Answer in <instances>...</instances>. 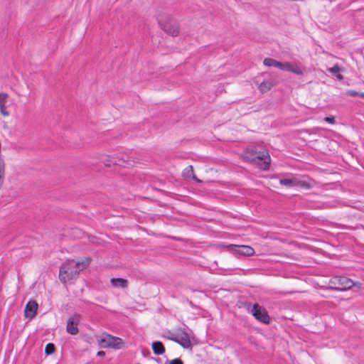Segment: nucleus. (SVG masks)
Returning <instances> with one entry per match:
<instances>
[{"instance_id": "nucleus-1", "label": "nucleus", "mask_w": 364, "mask_h": 364, "mask_svg": "<svg viewBox=\"0 0 364 364\" xmlns=\"http://www.w3.org/2000/svg\"><path fill=\"white\" fill-rule=\"evenodd\" d=\"M91 262V258L86 257L81 261L67 260L60 267L59 279L63 284H67L78 278L80 272L86 269Z\"/></svg>"}, {"instance_id": "nucleus-2", "label": "nucleus", "mask_w": 364, "mask_h": 364, "mask_svg": "<svg viewBox=\"0 0 364 364\" xmlns=\"http://www.w3.org/2000/svg\"><path fill=\"white\" fill-rule=\"evenodd\" d=\"M245 158L247 161L258 166L262 170H268L271 159L267 151H247Z\"/></svg>"}, {"instance_id": "nucleus-3", "label": "nucleus", "mask_w": 364, "mask_h": 364, "mask_svg": "<svg viewBox=\"0 0 364 364\" xmlns=\"http://www.w3.org/2000/svg\"><path fill=\"white\" fill-rule=\"evenodd\" d=\"M99 346L102 348L121 349L124 346V341L119 337L105 333L97 337Z\"/></svg>"}, {"instance_id": "nucleus-4", "label": "nucleus", "mask_w": 364, "mask_h": 364, "mask_svg": "<svg viewBox=\"0 0 364 364\" xmlns=\"http://www.w3.org/2000/svg\"><path fill=\"white\" fill-rule=\"evenodd\" d=\"M354 282L343 276H336L329 281V288L337 291H346L353 287Z\"/></svg>"}, {"instance_id": "nucleus-5", "label": "nucleus", "mask_w": 364, "mask_h": 364, "mask_svg": "<svg viewBox=\"0 0 364 364\" xmlns=\"http://www.w3.org/2000/svg\"><path fill=\"white\" fill-rule=\"evenodd\" d=\"M252 315L259 322L268 324L270 322V317L265 308L261 306L258 304L252 305L251 309L249 310Z\"/></svg>"}, {"instance_id": "nucleus-6", "label": "nucleus", "mask_w": 364, "mask_h": 364, "mask_svg": "<svg viewBox=\"0 0 364 364\" xmlns=\"http://www.w3.org/2000/svg\"><path fill=\"white\" fill-rule=\"evenodd\" d=\"M228 249L236 255L252 256L255 254V250L249 245H230Z\"/></svg>"}, {"instance_id": "nucleus-7", "label": "nucleus", "mask_w": 364, "mask_h": 364, "mask_svg": "<svg viewBox=\"0 0 364 364\" xmlns=\"http://www.w3.org/2000/svg\"><path fill=\"white\" fill-rule=\"evenodd\" d=\"M80 321V315L77 314H75L69 318L66 326L67 332L71 335H77L79 332L77 326Z\"/></svg>"}, {"instance_id": "nucleus-8", "label": "nucleus", "mask_w": 364, "mask_h": 364, "mask_svg": "<svg viewBox=\"0 0 364 364\" xmlns=\"http://www.w3.org/2000/svg\"><path fill=\"white\" fill-rule=\"evenodd\" d=\"M38 303L34 300L29 301L25 308V314L28 318H33L36 316L38 310Z\"/></svg>"}, {"instance_id": "nucleus-9", "label": "nucleus", "mask_w": 364, "mask_h": 364, "mask_svg": "<svg viewBox=\"0 0 364 364\" xmlns=\"http://www.w3.org/2000/svg\"><path fill=\"white\" fill-rule=\"evenodd\" d=\"M161 29L166 33L176 36L179 33L180 28L178 24H159Z\"/></svg>"}, {"instance_id": "nucleus-10", "label": "nucleus", "mask_w": 364, "mask_h": 364, "mask_svg": "<svg viewBox=\"0 0 364 364\" xmlns=\"http://www.w3.org/2000/svg\"><path fill=\"white\" fill-rule=\"evenodd\" d=\"M9 95L6 92H0V112L3 116H9V112L7 111L6 104L8 102Z\"/></svg>"}, {"instance_id": "nucleus-11", "label": "nucleus", "mask_w": 364, "mask_h": 364, "mask_svg": "<svg viewBox=\"0 0 364 364\" xmlns=\"http://www.w3.org/2000/svg\"><path fill=\"white\" fill-rule=\"evenodd\" d=\"M110 282L112 286L115 288L125 289L128 286V281L123 278H112Z\"/></svg>"}, {"instance_id": "nucleus-12", "label": "nucleus", "mask_w": 364, "mask_h": 364, "mask_svg": "<svg viewBox=\"0 0 364 364\" xmlns=\"http://www.w3.org/2000/svg\"><path fill=\"white\" fill-rule=\"evenodd\" d=\"M152 350L155 355H162L165 352V348L161 341L153 342Z\"/></svg>"}, {"instance_id": "nucleus-13", "label": "nucleus", "mask_w": 364, "mask_h": 364, "mask_svg": "<svg viewBox=\"0 0 364 364\" xmlns=\"http://www.w3.org/2000/svg\"><path fill=\"white\" fill-rule=\"evenodd\" d=\"M274 83L271 80L263 81L258 87L259 91L262 93L267 92L272 89Z\"/></svg>"}, {"instance_id": "nucleus-14", "label": "nucleus", "mask_w": 364, "mask_h": 364, "mask_svg": "<svg viewBox=\"0 0 364 364\" xmlns=\"http://www.w3.org/2000/svg\"><path fill=\"white\" fill-rule=\"evenodd\" d=\"M341 70H343V69H341L338 64H336L333 67L328 69V71L334 75L339 80H342L343 79V75L339 73Z\"/></svg>"}, {"instance_id": "nucleus-15", "label": "nucleus", "mask_w": 364, "mask_h": 364, "mask_svg": "<svg viewBox=\"0 0 364 364\" xmlns=\"http://www.w3.org/2000/svg\"><path fill=\"white\" fill-rule=\"evenodd\" d=\"M183 176L185 178H191L192 177L197 182H200V180L197 179L193 173V168L192 166H187L184 171H183Z\"/></svg>"}, {"instance_id": "nucleus-16", "label": "nucleus", "mask_w": 364, "mask_h": 364, "mask_svg": "<svg viewBox=\"0 0 364 364\" xmlns=\"http://www.w3.org/2000/svg\"><path fill=\"white\" fill-rule=\"evenodd\" d=\"M279 63V61L276 60L274 58H266L263 60V63L264 65H266L267 67H274V68H278Z\"/></svg>"}, {"instance_id": "nucleus-17", "label": "nucleus", "mask_w": 364, "mask_h": 364, "mask_svg": "<svg viewBox=\"0 0 364 364\" xmlns=\"http://www.w3.org/2000/svg\"><path fill=\"white\" fill-rule=\"evenodd\" d=\"M296 180L294 178H283L280 179L279 183L288 187H294L296 186Z\"/></svg>"}, {"instance_id": "nucleus-18", "label": "nucleus", "mask_w": 364, "mask_h": 364, "mask_svg": "<svg viewBox=\"0 0 364 364\" xmlns=\"http://www.w3.org/2000/svg\"><path fill=\"white\" fill-rule=\"evenodd\" d=\"M176 341L184 348H188L191 345V341L187 336L181 337V339L176 340Z\"/></svg>"}, {"instance_id": "nucleus-19", "label": "nucleus", "mask_w": 364, "mask_h": 364, "mask_svg": "<svg viewBox=\"0 0 364 364\" xmlns=\"http://www.w3.org/2000/svg\"><path fill=\"white\" fill-rule=\"evenodd\" d=\"M296 186L304 188L305 189H310L312 185L310 182L306 181H298L296 180Z\"/></svg>"}, {"instance_id": "nucleus-20", "label": "nucleus", "mask_w": 364, "mask_h": 364, "mask_svg": "<svg viewBox=\"0 0 364 364\" xmlns=\"http://www.w3.org/2000/svg\"><path fill=\"white\" fill-rule=\"evenodd\" d=\"M291 67V63H290L289 62H285V63L279 62V65H278L279 69H280L282 70L289 71V72H290Z\"/></svg>"}, {"instance_id": "nucleus-21", "label": "nucleus", "mask_w": 364, "mask_h": 364, "mask_svg": "<svg viewBox=\"0 0 364 364\" xmlns=\"http://www.w3.org/2000/svg\"><path fill=\"white\" fill-rule=\"evenodd\" d=\"M55 350V347L53 343H49L46 345L45 348V353L46 355H51L53 354Z\"/></svg>"}, {"instance_id": "nucleus-22", "label": "nucleus", "mask_w": 364, "mask_h": 364, "mask_svg": "<svg viewBox=\"0 0 364 364\" xmlns=\"http://www.w3.org/2000/svg\"><path fill=\"white\" fill-rule=\"evenodd\" d=\"M290 72H291L293 73H295V74H296L298 75H303L302 70L296 65H292L291 64Z\"/></svg>"}, {"instance_id": "nucleus-23", "label": "nucleus", "mask_w": 364, "mask_h": 364, "mask_svg": "<svg viewBox=\"0 0 364 364\" xmlns=\"http://www.w3.org/2000/svg\"><path fill=\"white\" fill-rule=\"evenodd\" d=\"M113 163H114V164H119V165H120V166H126V165H127H127H129V163H127V161H126L124 159H123V158H122V159H119L118 161H114Z\"/></svg>"}, {"instance_id": "nucleus-24", "label": "nucleus", "mask_w": 364, "mask_h": 364, "mask_svg": "<svg viewBox=\"0 0 364 364\" xmlns=\"http://www.w3.org/2000/svg\"><path fill=\"white\" fill-rule=\"evenodd\" d=\"M346 95L350 97H357L359 95L358 92H356L355 90H348L346 92Z\"/></svg>"}, {"instance_id": "nucleus-25", "label": "nucleus", "mask_w": 364, "mask_h": 364, "mask_svg": "<svg viewBox=\"0 0 364 364\" xmlns=\"http://www.w3.org/2000/svg\"><path fill=\"white\" fill-rule=\"evenodd\" d=\"M324 121L333 124L335 123V118L333 117H327L324 118Z\"/></svg>"}, {"instance_id": "nucleus-26", "label": "nucleus", "mask_w": 364, "mask_h": 364, "mask_svg": "<svg viewBox=\"0 0 364 364\" xmlns=\"http://www.w3.org/2000/svg\"><path fill=\"white\" fill-rule=\"evenodd\" d=\"M169 364H183L180 358H175L169 362Z\"/></svg>"}, {"instance_id": "nucleus-27", "label": "nucleus", "mask_w": 364, "mask_h": 364, "mask_svg": "<svg viewBox=\"0 0 364 364\" xmlns=\"http://www.w3.org/2000/svg\"><path fill=\"white\" fill-rule=\"evenodd\" d=\"M97 356L104 357L105 355V352L100 350L97 352Z\"/></svg>"}, {"instance_id": "nucleus-28", "label": "nucleus", "mask_w": 364, "mask_h": 364, "mask_svg": "<svg viewBox=\"0 0 364 364\" xmlns=\"http://www.w3.org/2000/svg\"><path fill=\"white\" fill-rule=\"evenodd\" d=\"M353 287L360 289L362 287V284L360 282H354Z\"/></svg>"}, {"instance_id": "nucleus-29", "label": "nucleus", "mask_w": 364, "mask_h": 364, "mask_svg": "<svg viewBox=\"0 0 364 364\" xmlns=\"http://www.w3.org/2000/svg\"><path fill=\"white\" fill-rule=\"evenodd\" d=\"M358 97L364 98V92H359Z\"/></svg>"}]
</instances>
